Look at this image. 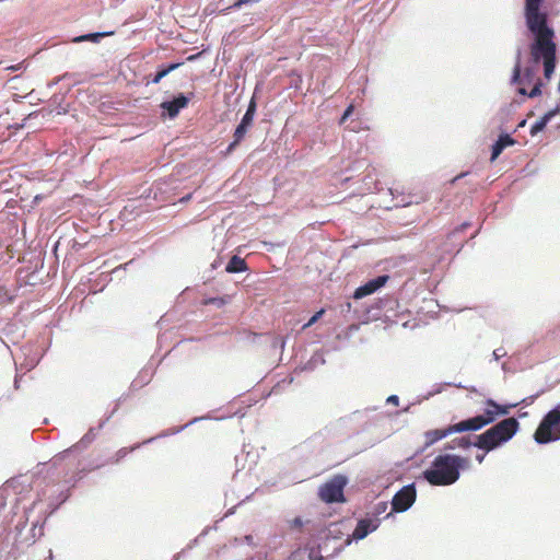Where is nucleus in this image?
<instances>
[{
    "label": "nucleus",
    "instance_id": "nucleus-30",
    "mask_svg": "<svg viewBox=\"0 0 560 560\" xmlns=\"http://www.w3.org/2000/svg\"><path fill=\"white\" fill-rule=\"evenodd\" d=\"M544 0H525V8L540 7Z\"/></svg>",
    "mask_w": 560,
    "mask_h": 560
},
{
    "label": "nucleus",
    "instance_id": "nucleus-31",
    "mask_svg": "<svg viewBox=\"0 0 560 560\" xmlns=\"http://www.w3.org/2000/svg\"><path fill=\"white\" fill-rule=\"evenodd\" d=\"M92 441V438L89 436V434L84 435L81 441L79 442L78 445H83L85 446L86 444H89L90 442Z\"/></svg>",
    "mask_w": 560,
    "mask_h": 560
},
{
    "label": "nucleus",
    "instance_id": "nucleus-27",
    "mask_svg": "<svg viewBox=\"0 0 560 560\" xmlns=\"http://www.w3.org/2000/svg\"><path fill=\"white\" fill-rule=\"evenodd\" d=\"M253 121H254V117L245 114L241 120V124L250 128V126L253 125Z\"/></svg>",
    "mask_w": 560,
    "mask_h": 560
},
{
    "label": "nucleus",
    "instance_id": "nucleus-37",
    "mask_svg": "<svg viewBox=\"0 0 560 560\" xmlns=\"http://www.w3.org/2000/svg\"><path fill=\"white\" fill-rule=\"evenodd\" d=\"M483 458H485V455H483V454H482V455H477V457H476V459H477L479 463H482Z\"/></svg>",
    "mask_w": 560,
    "mask_h": 560
},
{
    "label": "nucleus",
    "instance_id": "nucleus-41",
    "mask_svg": "<svg viewBox=\"0 0 560 560\" xmlns=\"http://www.w3.org/2000/svg\"><path fill=\"white\" fill-rule=\"evenodd\" d=\"M556 409H559V410H560V404L557 406V408H556Z\"/></svg>",
    "mask_w": 560,
    "mask_h": 560
},
{
    "label": "nucleus",
    "instance_id": "nucleus-23",
    "mask_svg": "<svg viewBox=\"0 0 560 560\" xmlns=\"http://www.w3.org/2000/svg\"><path fill=\"white\" fill-rule=\"evenodd\" d=\"M325 313V310L322 308L319 310L318 312H316L311 318L310 320L303 325V329H306L308 327H311L312 325H314Z\"/></svg>",
    "mask_w": 560,
    "mask_h": 560
},
{
    "label": "nucleus",
    "instance_id": "nucleus-9",
    "mask_svg": "<svg viewBox=\"0 0 560 560\" xmlns=\"http://www.w3.org/2000/svg\"><path fill=\"white\" fill-rule=\"evenodd\" d=\"M388 276H378L375 279L368 281L365 284L359 287L353 294L354 299H362L377 291L380 288L386 284Z\"/></svg>",
    "mask_w": 560,
    "mask_h": 560
},
{
    "label": "nucleus",
    "instance_id": "nucleus-5",
    "mask_svg": "<svg viewBox=\"0 0 560 560\" xmlns=\"http://www.w3.org/2000/svg\"><path fill=\"white\" fill-rule=\"evenodd\" d=\"M535 441L546 444L560 440V410H550L541 420L534 434Z\"/></svg>",
    "mask_w": 560,
    "mask_h": 560
},
{
    "label": "nucleus",
    "instance_id": "nucleus-26",
    "mask_svg": "<svg viewBox=\"0 0 560 560\" xmlns=\"http://www.w3.org/2000/svg\"><path fill=\"white\" fill-rule=\"evenodd\" d=\"M353 109H354L353 105H349L346 108V110L340 119V124H343L348 119V117L353 113Z\"/></svg>",
    "mask_w": 560,
    "mask_h": 560
},
{
    "label": "nucleus",
    "instance_id": "nucleus-21",
    "mask_svg": "<svg viewBox=\"0 0 560 560\" xmlns=\"http://www.w3.org/2000/svg\"><path fill=\"white\" fill-rule=\"evenodd\" d=\"M387 506H388L387 502H384V501L376 503L373 509V512H372V514L374 515V518H378V515L385 513L387 510Z\"/></svg>",
    "mask_w": 560,
    "mask_h": 560
},
{
    "label": "nucleus",
    "instance_id": "nucleus-40",
    "mask_svg": "<svg viewBox=\"0 0 560 560\" xmlns=\"http://www.w3.org/2000/svg\"><path fill=\"white\" fill-rule=\"evenodd\" d=\"M187 59H188V60H195V59H196V56H189Z\"/></svg>",
    "mask_w": 560,
    "mask_h": 560
},
{
    "label": "nucleus",
    "instance_id": "nucleus-29",
    "mask_svg": "<svg viewBox=\"0 0 560 560\" xmlns=\"http://www.w3.org/2000/svg\"><path fill=\"white\" fill-rule=\"evenodd\" d=\"M10 300H11V298H10L8 291L3 287L0 285V301L5 302V301H10Z\"/></svg>",
    "mask_w": 560,
    "mask_h": 560
},
{
    "label": "nucleus",
    "instance_id": "nucleus-18",
    "mask_svg": "<svg viewBox=\"0 0 560 560\" xmlns=\"http://www.w3.org/2000/svg\"><path fill=\"white\" fill-rule=\"evenodd\" d=\"M113 33L109 32V33H91V34H86V35H81L79 37H75L73 39V42L75 43H81V42H98V39L101 37H104V36H107V35H112Z\"/></svg>",
    "mask_w": 560,
    "mask_h": 560
},
{
    "label": "nucleus",
    "instance_id": "nucleus-15",
    "mask_svg": "<svg viewBox=\"0 0 560 560\" xmlns=\"http://www.w3.org/2000/svg\"><path fill=\"white\" fill-rule=\"evenodd\" d=\"M225 270L230 273L243 272L247 270V264L243 258L235 255L228 262Z\"/></svg>",
    "mask_w": 560,
    "mask_h": 560
},
{
    "label": "nucleus",
    "instance_id": "nucleus-3",
    "mask_svg": "<svg viewBox=\"0 0 560 560\" xmlns=\"http://www.w3.org/2000/svg\"><path fill=\"white\" fill-rule=\"evenodd\" d=\"M538 396L539 394L529 398H525L521 401V404L528 405L534 400V398ZM485 404L486 408L483 413L458 422L457 429L464 430V432L480 430L483 427L494 422L498 417L509 415L512 408H515L517 405H520V402L500 405L495 402L493 399H487Z\"/></svg>",
    "mask_w": 560,
    "mask_h": 560
},
{
    "label": "nucleus",
    "instance_id": "nucleus-7",
    "mask_svg": "<svg viewBox=\"0 0 560 560\" xmlns=\"http://www.w3.org/2000/svg\"><path fill=\"white\" fill-rule=\"evenodd\" d=\"M417 492L415 485L402 487L392 500V509L394 512L407 511L416 501Z\"/></svg>",
    "mask_w": 560,
    "mask_h": 560
},
{
    "label": "nucleus",
    "instance_id": "nucleus-25",
    "mask_svg": "<svg viewBox=\"0 0 560 560\" xmlns=\"http://www.w3.org/2000/svg\"><path fill=\"white\" fill-rule=\"evenodd\" d=\"M260 0H236L234 4L231 7L232 9H240L242 5L249 4V3H256Z\"/></svg>",
    "mask_w": 560,
    "mask_h": 560
},
{
    "label": "nucleus",
    "instance_id": "nucleus-39",
    "mask_svg": "<svg viewBox=\"0 0 560 560\" xmlns=\"http://www.w3.org/2000/svg\"><path fill=\"white\" fill-rule=\"evenodd\" d=\"M462 176H464V174H460L459 176L454 177L453 182L457 180V179H458V178H460Z\"/></svg>",
    "mask_w": 560,
    "mask_h": 560
},
{
    "label": "nucleus",
    "instance_id": "nucleus-1",
    "mask_svg": "<svg viewBox=\"0 0 560 560\" xmlns=\"http://www.w3.org/2000/svg\"><path fill=\"white\" fill-rule=\"evenodd\" d=\"M525 19L528 30L535 34L530 45V57L535 63L542 60L544 74L550 79L556 68V44L553 30L547 25V14L540 12V7L525 8Z\"/></svg>",
    "mask_w": 560,
    "mask_h": 560
},
{
    "label": "nucleus",
    "instance_id": "nucleus-11",
    "mask_svg": "<svg viewBox=\"0 0 560 560\" xmlns=\"http://www.w3.org/2000/svg\"><path fill=\"white\" fill-rule=\"evenodd\" d=\"M189 98L183 94L176 96L173 101L163 102L161 107L166 110L170 118H175L179 110L187 107Z\"/></svg>",
    "mask_w": 560,
    "mask_h": 560
},
{
    "label": "nucleus",
    "instance_id": "nucleus-4",
    "mask_svg": "<svg viewBox=\"0 0 560 560\" xmlns=\"http://www.w3.org/2000/svg\"><path fill=\"white\" fill-rule=\"evenodd\" d=\"M520 423L515 418H506L477 436L474 445L486 452L493 451L511 440L517 432Z\"/></svg>",
    "mask_w": 560,
    "mask_h": 560
},
{
    "label": "nucleus",
    "instance_id": "nucleus-28",
    "mask_svg": "<svg viewBox=\"0 0 560 560\" xmlns=\"http://www.w3.org/2000/svg\"><path fill=\"white\" fill-rule=\"evenodd\" d=\"M255 113H256V103H255L254 100H252L249 102V105H248L247 110H246L245 114L254 117Z\"/></svg>",
    "mask_w": 560,
    "mask_h": 560
},
{
    "label": "nucleus",
    "instance_id": "nucleus-12",
    "mask_svg": "<svg viewBox=\"0 0 560 560\" xmlns=\"http://www.w3.org/2000/svg\"><path fill=\"white\" fill-rule=\"evenodd\" d=\"M390 194L393 195V197L395 199H397V206H401V207H407V206H410L412 203H420L423 198L421 196H418V195H415V194H407L405 195L404 192H399L398 191V188H390Z\"/></svg>",
    "mask_w": 560,
    "mask_h": 560
},
{
    "label": "nucleus",
    "instance_id": "nucleus-33",
    "mask_svg": "<svg viewBox=\"0 0 560 560\" xmlns=\"http://www.w3.org/2000/svg\"><path fill=\"white\" fill-rule=\"evenodd\" d=\"M468 226H470V224H469V223H467V222H465V223H463L462 225H459L457 229H455L453 233H456V232H459V231L462 232V231H464L465 229H467Z\"/></svg>",
    "mask_w": 560,
    "mask_h": 560
},
{
    "label": "nucleus",
    "instance_id": "nucleus-19",
    "mask_svg": "<svg viewBox=\"0 0 560 560\" xmlns=\"http://www.w3.org/2000/svg\"><path fill=\"white\" fill-rule=\"evenodd\" d=\"M135 448H127L122 447L118 450L115 455L109 459L110 464H118L124 457H126L130 452H132Z\"/></svg>",
    "mask_w": 560,
    "mask_h": 560
},
{
    "label": "nucleus",
    "instance_id": "nucleus-34",
    "mask_svg": "<svg viewBox=\"0 0 560 560\" xmlns=\"http://www.w3.org/2000/svg\"><path fill=\"white\" fill-rule=\"evenodd\" d=\"M238 143L240 142H236V139L234 138L233 142L228 147V152H232Z\"/></svg>",
    "mask_w": 560,
    "mask_h": 560
},
{
    "label": "nucleus",
    "instance_id": "nucleus-2",
    "mask_svg": "<svg viewBox=\"0 0 560 560\" xmlns=\"http://www.w3.org/2000/svg\"><path fill=\"white\" fill-rule=\"evenodd\" d=\"M466 464V459L455 455H439L434 458L430 469H427L424 478L433 486H448L459 478V469Z\"/></svg>",
    "mask_w": 560,
    "mask_h": 560
},
{
    "label": "nucleus",
    "instance_id": "nucleus-16",
    "mask_svg": "<svg viewBox=\"0 0 560 560\" xmlns=\"http://www.w3.org/2000/svg\"><path fill=\"white\" fill-rule=\"evenodd\" d=\"M471 445L470 439L467 436L456 438L452 440L445 448L454 450V448H468Z\"/></svg>",
    "mask_w": 560,
    "mask_h": 560
},
{
    "label": "nucleus",
    "instance_id": "nucleus-36",
    "mask_svg": "<svg viewBox=\"0 0 560 560\" xmlns=\"http://www.w3.org/2000/svg\"><path fill=\"white\" fill-rule=\"evenodd\" d=\"M387 401H389V402H393V404H396V405H397V404H398V397H397V396H395V395H393V396L388 397Z\"/></svg>",
    "mask_w": 560,
    "mask_h": 560
},
{
    "label": "nucleus",
    "instance_id": "nucleus-13",
    "mask_svg": "<svg viewBox=\"0 0 560 560\" xmlns=\"http://www.w3.org/2000/svg\"><path fill=\"white\" fill-rule=\"evenodd\" d=\"M514 139L509 135H501L495 143L492 145L491 152V161L493 162L499 158L502 151L509 147L514 144Z\"/></svg>",
    "mask_w": 560,
    "mask_h": 560
},
{
    "label": "nucleus",
    "instance_id": "nucleus-20",
    "mask_svg": "<svg viewBox=\"0 0 560 560\" xmlns=\"http://www.w3.org/2000/svg\"><path fill=\"white\" fill-rule=\"evenodd\" d=\"M248 129H249L248 127H246L240 122V125L236 127V129L234 131V136H233L236 139V142H241L244 139Z\"/></svg>",
    "mask_w": 560,
    "mask_h": 560
},
{
    "label": "nucleus",
    "instance_id": "nucleus-38",
    "mask_svg": "<svg viewBox=\"0 0 560 560\" xmlns=\"http://www.w3.org/2000/svg\"><path fill=\"white\" fill-rule=\"evenodd\" d=\"M8 69H10V70H19L20 69V65L11 66Z\"/></svg>",
    "mask_w": 560,
    "mask_h": 560
},
{
    "label": "nucleus",
    "instance_id": "nucleus-17",
    "mask_svg": "<svg viewBox=\"0 0 560 560\" xmlns=\"http://www.w3.org/2000/svg\"><path fill=\"white\" fill-rule=\"evenodd\" d=\"M182 63H171L167 67L159 70L154 78L152 79V83L158 84L164 77H166L170 72L177 69Z\"/></svg>",
    "mask_w": 560,
    "mask_h": 560
},
{
    "label": "nucleus",
    "instance_id": "nucleus-35",
    "mask_svg": "<svg viewBox=\"0 0 560 560\" xmlns=\"http://www.w3.org/2000/svg\"><path fill=\"white\" fill-rule=\"evenodd\" d=\"M238 143L240 142H236V139L234 138L233 142L228 147V152H232Z\"/></svg>",
    "mask_w": 560,
    "mask_h": 560
},
{
    "label": "nucleus",
    "instance_id": "nucleus-22",
    "mask_svg": "<svg viewBox=\"0 0 560 560\" xmlns=\"http://www.w3.org/2000/svg\"><path fill=\"white\" fill-rule=\"evenodd\" d=\"M518 93L523 95H528L529 97L538 96L541 93L540 84H535L529 93H527L524 88H520Z\"/></svg>",
    "mask_w": 560,
    "mask_h": 560
},
{
    "label": "nucleus",
    "instance_id": "nucleus-10",
    "mask_svg": "<svg viewBox=\"0 0 560 560\" xmlns=\"http://www.w3.org/2000/svg\"><path fill=\"white\" fill-rule=\"evenodd\" d=\"M380 518H362L358 522L355 529L353 530L352 537L354 539H363L370 533L377 529L380 526Z\"/></svg>",
    "mask_w": 560,
    "mask_h": 560
},
{
    "label": "nucleus",
    "instance_id": "nucleus-32",
    "mask_svg": "<svg viewBox=\"0 0 560 560\" xmlns=\"http://www.w3.org/2000/svg\"><path fill=\"white\" fill-rule=\"evenodd\" d=\"M302 525H303V522H302V520L300 517H295L292 521V526H294V527H299L300 528V527H302Z\"/></svg>",
    "mask_w": 560,
    "mask_h": 560
},
{
    "label": "nucleus",
    "instance_id": "nucleus-24",
    "mask_svg": "<svg viewBox=\"0 0 560 560\" xmlns=\"http://www.w3.org/2000/svg\"><path fill=\"white\" fill-rule=\"evenodd\" d=\"M513 83L521 84V65L520 61L516 62L514 70H513Z\"/></svg>",
    "mask_w": 560,
    "mask_h": 560
},
{
    "label": "nucleus",
    "instance_id": "nucleus-14",
    "mask_svg": "<svg viewBox=\"0 0 560 560\" xmlns=\"http://www.w3.org/2000/svg\"><path fill=\"white\" fill-rule=\"evenodd\" d=\"M560 112V106H557L555 109H551L547 112L539 120H537L532 127H530V133L536 135L544 130V128L547 126V124Z\"/></svg>",
    "mask_w": 560,
    "mask_h": 560
},
{
    "label": "nucleus",
    "instance_id": "nucleus-6",
    "mask_svg": "<svg viewBox=\"0 0 560 560\" xmlns=\"http://www.w3.org/2000/svg\"><path fill=\"white\" fill-rule=\"evenodd\" d=\"M346 485L347 478L342 475H336L320 486L318 495L326 503L345 502L343 489Z\"/></svg>",
    "mask_w": 560,
    "mask_h": 560
},
{
    "label": "nucleus",
    "instance_id": "nucleus-8",
    "mask_svg": "<svg viewBox=\"0 0 560 560\" xmlns=\"http://www.w3.org/2000/svg\"><path fill=\"white\" fill-rule=\"evenodd\" d=\"M458 423L448 425L444 429H434L429 430L424 433V446L429 447L436 443L438 441L448 436L450 434L464 432V430H458Z\"/></svg>",
    "mask_w": 560,
    "mask_h": 560
}]
</instances>
